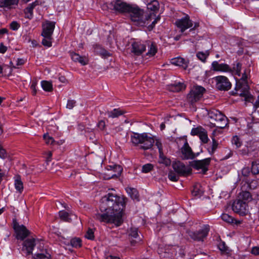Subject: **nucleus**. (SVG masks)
<instances>
[{
    "label": "nucleus",
    "mask_w": 259,
    "mask_h": 259,
    "mask_svg": "<svg viewBox=\"0 0 259 259\" xmlns=\"http://www.w3.org/2000/svg\"><path fill=\"white\" fill-rule=\"evenodd\" d=\"M127 199L109 193L101 199V213H96L94 218L100 222L114 224L119 226L123 223V211Z\"/></svg>",
    "instance_id": "obj_1"
},
{
    "label": "nucleus",
    "mask_w": 259,
    "mask_h": 259,
    "mask_svg": "<svg viewBox=\"0 0 259 259\" xmlns=\"http://www.w3.org/2000/svg\"><path fill=\"white\" fill-rule=\"evenodd\" d=\"M128 14L135 25L142 26L148 25L152 18L155 17L153 13L145 14L143 10L136 5H132Z\"/></svg>",
    "instance_id": "obj_2"
},
{
    "label": "nucleus",
    "mask_w": 259,
    "mask_h": 259,
    "mask_svg": "<svg viewBox=\"0 0 259 259\" xmlns=\"http://www.w3.org/2000/svg\"><path fill=\"white\" fill-rule=\"evenodd\" d=\"M131 141L135 146H139L140 149L146 150L152 147L155 142L153 137L149 136L147 133H133Z\"/></svg>",
    "instance_id": "obj_3"
},
{
    "label": "nucleus",
    "mask_w": 259,
    "mask_h": 259,
    "mask_svg": "<svg viewBox=\"0 0 259 259\" xmlns=\"http://www.w3.org/2000/svg\"><path fill=\"white\" fill-rule=\"evenodd\" d=\"M210 119V123L214 126L220 128H223L228 124V119L226 116L217 109H211L208 113Z\"/></svg>",
    "instance_id": "obj_4"
},
{
    "label": "nucleus",
    "mask_w": 259,
    "mask_h": 259,
    "mask_svg": "<svg viewBox=\"0 0 259 259\" xmlns=\"http://www.w3.org/2000/svg\"><path fill=\"white\" fill-rule=\"evenodd\" d=\"M209 231V226L208 225H204L199 230L187 231L188 236L192 240L196 241H203L206 238Z\"/></svg>",
    "instance_id": "obj_5"
},
{
    "label": "nucleus",
    "mask_w": 259,
    "mask_h": 259,
    "mask_svg": "<svg viewBox=\"0 0 259 259\" xmlns=\"http://www.w3.org/2000/svg\"><path fill=\"white\" fill-rule=\"evenodd\" d=\"M205 92V89L201 86H193L187 95V98L188 102L193 104L198 101L202 97Z\"/></svg>",
    "instance_id": "obj_6"
},
{
    "label": "nucleus",
    "mask_w": 259,
    "mask_h": 259,
    "mask_svg": "<svg viewBox=\"0 0 259 259\" xmlns=\"http://www.w3.org/2000/svg\"><path fill=\"white\" fill-rule=\"evenodd\" d=\"M213 79L215 82V87L218 90L226 91L231 88L232 84L226 76L219 75L214 77Z\"/></svg>",
    "instance_id": "obj_7"
},
{
    "label": "nucleus",
    "mask_w": 259,
    "mask_h": 259,
    "mask_svg": "<svg viewBox=\"0 0 259 259\" xmlns=\"http://www.w3.org/2000/svg\"><path fill=\"white\" fill-rule=\"evenodd\" d=\"M13 226L17 239L23 240L29 235V231L24 225H19L16 219L13 220Z\"/></svg>",
    "instance_id": "obj_8"
},
{
    "label": "nucleus",
    "mask_w": 259,
    "mask_h": 259,
    "mask_svg": "<svg viewBox=\"0 0 259 259\" xmlns=\"http://www.w3.org/2000/svg\"><path fill=\"white\" fill-rule=\"evenodd\" d=\"M232 210L240 215L244 216L248 213V204L240 199L235 200L232 205Z\"/></svg>",
    "instance_id": "obj_9"
},
{
    "label": "nucleus",
    "mask_w": 259,
    "mask_h": 259,
    "mask_svg": "<svg viewBox=\"0 0 259 259\" xmlns=\"http://www.w3.org/2000/svg\"><path fill=\"white\" fill-rule=\"evenodd\" d=\"M113 9L121 13H128L132 5L127 4L122 0H115L111 3Z\"/></svg>",
    "instance_id": "obj_10"
},
{
    "label": "nucleus",
    "mask_w": 259,
    "mask_h": 259,
    "mask_svg": "<svg viewBox=\"0 0 259 259\" xmlns=\"http://www.w3.org/2000/svg\"><path fill=\"white\" fill-rule=\"evenodd\" d=\"M178 28L180 29V31L182 33L184 32L186 29L191 28L193 26V22L190 19V17L188 15H186L185 17L178 19L175 23Z\"/></svg>",
    "instance_id": "obj_11"
},
{
    "label": "nucleus",
    "mask_w": 259,
    "mask_h": 259,
    "mask_svg": "<svg viewBox=\"0 0 259 259\" xmlns=\"http://www.w3.org/2000/svg\"><path fill=\"white\" fill-rule=\"evenodd\" d=\"M172 167L175 171L182 176H187L191 174L192 169L180 161L175 162L172 164Z\"/></svg>",
    "instance_id": "obj_12"
},
{
    "label": "nucleus",
    "mask_w": 259,
    "mask_h": 259,
    "mask_svg": "<svg viewBox=\"0 0 259 259\" xmlns=\"http://www.w3.org/2000/svg\"><path fill=\"white\" fill-rule=\"evenodd\" d=\"M128 239L132 245H135L136 243L142 241V238L139 234L138 229L136 227H131L127 232Z\"/></svg>",
    "instance_id": "obj_13"
},
{
    "label": "nucleus",
    "mask_w": 259,
    "mask_h": 259,
    "mask_svg": "<svg viewBox=\"0 0 259 259\" xmlns=\"http://www.w3.org/2000/svg\"><path fill=\"white\" fill-rule=\"evenodd\" d=\"M55 27V22L46 21L42 25V36H52V34Z\"/></svg>",
    "instance_id": "obj_14"
},
{
    "label": "nucleus",
    "mask_w": 259,
    "mask_h": 259,
    "mask_svg": "<svg viewBox=\"0 0 259 259\" xmlns=\"http://www.w3.org/2000/svg\"><path fill=\"white\" fill-rule=\"evenodd\" d=\"M211 158H207L201 160H194L192 162L191 166L196 169H202L204 172L208 170L207 166L209 165Z\"/></svg>",
    "instance_id": "obj_15"
},
{
    "label": "nucleus",
    "mask_w": 259,
    "mask_h": 259,
    "mask_svg": "<svg viewBox=\"0 0 259 259\" xmlns=\"http://www.w3.org/2000/svg\"><path fill=\"white\" fill-rule=\"evenodd\" d=\"M107 169L109 176L107 179L117 178L120 175L122 171V167L119 165H109Z\"/></svg>",
    "instance_id": "obj_16"
},
{
    "label": "nucleus",
    "mask_w": 259,
    "mask_h": 259,
    "mask_svg": "<svg viewBox=\"0 0 259 259\" xmlns=\"http://www.w3.org/2000/svg\"><path fill=\"white\" fill-rule=\"evenodd\" d=\"M132 52L135 55H141L145 50L146 46L141 41H136L132 44Z\"/></svg>",
    "instance_id": "obj_17"
},
{
    "label": "nucleus",
    "mask_w": 259,
    "mask_h": 259,
    "mask_svg": "<svg viewBox=\"0 0 259 259\" xmlns=\"http://www.w3.org/2000/svg\"><path fill=\"white\" fill-rule=\"evenodd\" d=\"M239 199L242 200L243 201H245L247 202L251 201L252 200V196L251 193L247 189L246 185H242L241 186V192L239 194Z\"/></svg>",
    "instance_id": "obj_18"
},
{
    "label": "nucleus",
    "mask_w": 259,
    "mask_h": 259,
    "mask_svg": "<svg viewBox=\"0 0 259 259\" xmlns=\"http://www.w3.org/2000/svg\"><path fill=\"white\" fill-rule=\"evenodd\" d=\"M211 69L215 71L232 72L231 68L227 64H219L217 61H213L211 64Z\"/></svg>",
    "instance_id": "obj_19"
},
{
    "label": "nucleus",
    "mask_w": 259,
    "mask_h": 259,
    "mask_svg": "<svg viewBox=\"0 0 259 259\" xmlns=\"http://www.w3.org/2000/svg\"><path fill=\"white\" fill-rule=\"evenodd\" d=\"M181 152L185 159H192L195 157V155L189 146L187 141H186L181 148Z\"/></svg>",
    "instance_id": "obj_20"
},
{
    "label": "nucleus",
    "mask_w": 259,
    "mask_h": 259,
    "mask_svg": "<svg viewBox=\"0 0 259 259\" xmlns=\"http://www.w3.org/2000/svg\"><path fill=\"white\" fill-rule=\"evenodd\" d=\"M35 244V240L34 238L27 239L23 242V249L26 251L27 254H31Z\"/></svg>",
    "instance_id": "obj_21"
},
{
    "label": "nucleus",
    "mask_w": 259,
    "mask_h": 259,
    "mask_svg": "<svg viewBox=\"0 0 259 259\" xmlns=\"http://www.w3.org/2000/svg\"><path fill=\"white\" fill-rule=\"evenodd\" d=\"M72 60L75 62H78L82 65H85L88 64V58L85 56H81L78 54L74 52L70 53Z\"/></svg>",
    "instance_id": "obj_22"
},
{
    "label": "nucleus",
    "mask_w": 259,
    "mask_h": 259,
    "mask_svg": "<svg viewBox=\"0 0 259 259\" xmlns=\"http://www.w3.org/2000/svg\"><path fill=\"white\" fill-rule=\"evenodd\" d=\"M19 0H0V7L8 9L15 8Z\"/></svg>",
    "instance_id": "obj_23"
},
{
    "label": "nucleus",
    "mask_w": 259,
    "mask_h": 259,
    "mask_svg": "<svg viewBox=\"0 0 259 259\" xmlns=\"http://www.w3.org/2000/svg\"><path fill=\"white\" fill-rule=\"evenodd\" d=\"M170 62L173 65L181 67L184 70H186L188 67V61L181 57L173 58L171 60Z\"/></svg>",
    "instance_id": "obj_24"
},
{
    "label": "nucleus",
    "mask_w": 259,
    "mask_h": 259,
    "mask_svg": "<svg viewBox=\"0 0 259 259\" xmlns=\"http://www.w3.org/2000/svg\"><path fill=\"white\" fill-rule=\"evenodd\" d=\"M35 259H51V255L46 249H42L34 254Z\"/></svg>",
    "instance_id": "obj_25"
},
{
    "label": "nucleus",
    "mask_w": 259,
    "mask_h": 259,
    "mask_svg": "<svg viewBox=\"0 0 259 259\" xmlns=\"http://www.w3.org/2000/svg\"><path fill=\"white\" fill-rule=\"evenodd\" d=\"M38 3L35 2L32 4H29L28 7L25 9L24 12L25 17L28 19H31L33 16V10L35 7L37 5Z\"/></svg>",
    "instance_id": "obj_26"
},
{
    "label": "nucleus",
    "mask_w": 259,
    "mask_h": 259,
    "mask_svg": "<svg viewBox=\"0 0 259 259\" xmlns=\"http://www.w3.org/2000/svg\"><path fill=\"white\" fill-rule=\"evenodd\" d=\"M159 8V4L158 2L156 0H153L147 5V9L153 12L151 13H153L154 14V12L158 11Z\"/></svg>",
    "instance_id": "obj_27"
},
{
    "label": "nucleus",
    "mask_w": 259,
    "mask_h": 259,
    "mask_svg": "<svg viewBox=\"0 0 259 259\" xmlns=\"http://www.w3.org/2000/svg\"><path fill=\"white\" fill-rule=\"evenodd\" d=\"M247 76L246 74V71L243 73L242 77L240 78V80L237 82L236 85L238 87V88H242V86H245L244 88L245 89H247L248 86L247 85Z\"/></svg>",
    "instance_id": "obj_28"
},
{
    "label": "nucleus",
    "mask_w": 259,
    "mask_h": 259,
    "mask_svg": "<svg viewBox=\"0 0 259 259\" xmlns=\"http://www.w3.org/2000/svg\"><path fill=\"white\" fill-rule=\"evenodd\" d=\"M241 184L242 185H246L247 189L249 190H254L258 186V182L256 180H252L250 182L242 181Z\"/></svg>",
    "instance_id": "obj_29"
},
{
    "label": "nucleus",
    "mask_w": 259,
    "mask_h": 259,
    "mask_svg": "<svg viewBox=\"0 0 259 259\" xmlns=\"http://www.w3.org/2000/svg\"><path fill=\"white\" fill-rule=\"evenodd\" d=\"M107 113L109 117L114 118L122 115L123 112L119 109H114L111 111H108Z\"/></svg>",
    "instance_id": "obj_30"
},
{
    "label": "nucleus",
    "mask_w": 259,
    "mask_h": 259,
    "mask_svg": "<svg viewBox=\"0 0 259 259\" xmlns=\"http://www.w3.org/2000/svg\"><path fill=\"white\" fill-rule=\"evenodd\" d=\"M126 191L133 199H137L139 200V193L136 189L133 188H127L126 189Z\"/></svg>",
    "instance_id": "obj_31"
},
{
    "label": "nucleus",
    "mask_w": 259,
    "mask_h": 259,
    "mask_svg": "<svg viewBox=\"0 0 259 259\" xmlns=\"http://www.w3.org/2000/svg\"><path fill=\"white\" fill-rule=\"evenodd\" d=\"M218 142L217 140H215L214 138H212V143L210 146L207 148L209 153L211 155H212L218 148Z\"/></svg>",
    "instance_id": "obj_32"
},
{
    "label": "nucleus",
    "mask_w": 259,
    "mask_h": 259,
    "mask_svg": "<svg viewBox=\"0 0 259 259\" xmlns=\"http://www.w3.org/2000/svg\"><path fill=\"white\" fill-rule=\"evenodd\" d=\"M185 88V85L181 82L174 83L171 85L170 90L172 92H179Z\"/></svg>",
    "instance_id": "obj_33"
},
{
    "label": "nucleus",
    "mask_w": 259,
    "mask_h": 259,
    "mask_svg": "<svg viewBox=\"0 0 259 259\" xmlns=\"http://www.w3.org/2000/svg\"><path fill=\"white\" fill-rule=\"evenodd\" d=\"M15 187L20 193L22 192L23 190V184L20 177H18L15 181Z\"/></svg>",
    "instance_id": "obj_34"
},
{
    "label": "nucleus",
    "mask_w": 259,
    "mask_h": 259,
    "mask_svg": "<svg viewBox=\"0 0 259 259\" xmlns=\"http://www.w3.org/2000/svg\"><path fill=\"white\" fill-rule=\"evenodd\" d=\"M242 68V64L239 62H237L236 64H233V68H231L232 71L231 73L235 72V74L240 76L241 75V70Z\"/></svg>",
    "instance_id": "obj_35"
},
{
    "label": "nucleus",
    "mask_w": 259,
    "mask_h": 259,
    "mask_svg": "<svg viewBox=\"0 0 259 259\" xmlns=\"http://www.w3.org/2000/svg\"><path fill=\"white\" fill-rule=\"evenodd\" d=\"M41 85L43 90L47 92H51L53 90V85L51 82L43 80L41 82Z\"/></svg>",
    "instance_id": "obj_36"
},
{
    "label": "nucleus",
    "mask_w": 259,
    "mask_h": 259,
    "mask_svg": "<svg viewBox=\"0 0 259 259\" xmlns=\"http://www.w3.org/2000/svg\"><path fill=\"white\" fill-rule=\"evenodd\" d=\"M205 129L202 127L199 126L195 128H193L191 132V134L192 136H197L199 137L205 131Z\"/></svg>",
    "instance_id": "obj_37"
},
{
    "label": "nucleus",
    "mask_w": 259,
    "mask_h": 259,
    "mask_svg": "<svg viewBox=\"0 0 259 259\" xmlns=\"http://www.w3.org/2000/svg\"><path fill=\"white\" fill-rule=\"evenodd\" d=\"M159 162L165 164L166 166L170 165L171 164L170 160L165 157L163 153L159 154Z\"/></svg>",
    "instance_id": "obj_38"
},
{
    "label": "nucleus",
    "mask_w": 259,
    "mask_h": 259,
    "mask_svg": "<svg viewBox=\"0 0 259 259\" xmlns=\"http://www.w3.org/2000/svg\"><path fill=\"white\" fill-rule=\"evenodd\" d=\"M251 172L254 175L259 174V160L252 162Z\"/></svg>",
    "instance_id": "obj_39"
},
{
    "label": "nucleus",
    "mask_w": 259,
    "mask_h": 259,
    "mask_svg": "<svg viewBox=\"0 0 259 259\" xmlns=\"http://www.w3.org/2000/svg\"><path fill=\"white\" fill-rule=\"evenodd\" d=\"M71 245L75 248L80 247L81 246V240L79 238H74L71 239L70 241Z\"/></svg>",
    "instance_id": "obj_40"
},
{
    "label": "nucleus",
    "mask_w": 259,
    "mask_h": 259,
    "mask_svg": "<svg viewBox=\"0 0 259 259\" xmlns=\"http://www.w3.org/2000/svg\"><path fill=\"white\" fill-rule=\"evenodd\" d=\"M59 216L61 220L64 221L70 222L71 221L70 215L65 211H60L59 212Z\"/></svg>",
    "instance_id": "obj_41"
},
{
    "label": "nucleus",
    "mask_w": 259,
    "mask_h": 259,
    "mask_svg": "<svg viewBox=\"0 0 259 259\" xmlns=\"http://www.w3.org/2000/svg\"><path fill=\"white\" fill-rule=\"evenodd\" d=\"M157 53V49L155 46V44L154 43H151L150 45L149 49L147 53V55L150 56H153Z\"/></svg>",
    "instance_id": "obj_42"
},
{
    "label": "nucleus",
    "mask_w": 259,
    "mask_h": 259,
    "mask_svg": "<svg viewBox=\"0 0 259 259\" xmlns=\"http://www.w3.org/2000/svg\"><path fill=\"white\" fill-rule=\"evenodd\" d=\"M42 44L44 46L50 47L52 46V36H43Z\"/></svg>",
    "instance_id": "obj_43"
},
{
    "label": "nucleus",
    "mask_w": 259,
    "mask_h": 259,
    "mask_svg": "<svg viewBox=\"0 0 259 259\" xmlns=\"http://www.w3.org/2000/svg\"><path fill=\"white\" fill-rule=\"evenodd\" d=\"M208 55L209 53L208 51H206L205 53L203 52H199L196 55L197 58L202 62H205Z\"/></svg>",
    "instance_id": "obj_44"
},
{
    "label": "nucleus",
    "mask_w": 259,
    "mask_h": 259,
    "mask_svg": "<svg viewBox=\"0 0 259 259\" xmlns=\"http://www.w3.org/2000/svg\"><path fill=\"white\" fill-rule=\"evenodd\" d=\"M232 143L233 145L236 146V148H239L242 145V143L239 138V137L237 136H233L232 139Z\"/></svg>",
    "instance_id": "obj_45"
},
{
    "label": "nucleus",
    "mask_w": 259,
    "mask_h": 259,
    "mask_svg": "<svg viewBox=\"0 0 259 259\" xmlns=\"http://www.w3.org/2000/svg\"><path fill=\"white\" fill-rule=\"evenodd\" d=\"M222 219L228 223H234V219L230 215L226 213H223L221 216Z\"/></svg>",
    "instance_id": "obj_46"
},
{
    "label": "nucleus",
    "mask_w": 259,
    "mask_h": 259,
    "mask_svg": "<svg viewBox=\"0 0 259 259\" xmlns=\"http://www.w3.org/2000/svg\"><path fill=\"white\" fill-rule=\"evenodd\" d=\"M240 96L245 97L246 101L249 102H253V96L249 94L248 92H244L243 93H241Z\"/></svg>",
    "instance_id": "obj_47"
},
{
    "label": "nucleus",
    "mask_w": 259,
    "mask_h": 259,
    "mask_svg": "<svg viewBox=\"0 0 259 259\" xmlns=\"http://www.w3.org/2000/svg\"><path fill=\"white\" fill-rule=\"evenodd\" d=\"M153 168V165L151 163H147L142 166V171L144 173H147L150 171Z\"/></svg>",
    "instance_id": "obj_48"
},
{
    "label": "nucleus",
    "mask_w": 259,
    "mask_h": 259,
    "mask_svg": "<svg viewBox=\"0 0 259 259\" xmlns=\"http://www.w3.org/2000/svg\"><path fill=\"white\" fill-rule=\"evenodd\" d=\"M86 238L90 240H93L94 239V232L93 229H89L85 235Z\"/></svg>",
    "instance_id": "obj_49"
},
{
    "label": "nucleus",
    "mask_w": 259,
    "mask_h": 259,
    "mask_svg": "<svg viewBox=\"0 0 259 259\" xmlns=\"http://www.w3.org/2000/svg\"><path fill=\"white\" fill-rule=\"evenodd\" d=\"M201 141L204 143H207L208 141L207 133L206 130L199 137Z\"/></svg>",
    "instance_id": "obj_50"
},
{
    "label": "nucleus",
    "mask_w": 259,
    "mask_h": 259,
    "mask_svg": "<svg viewBox=\"0 0 259 259\" xmlns=\"http://www.w3.org/2000/svg\"><path fill=\"white\" fill-rule=\"evenodd\" d=\"M168 177L170 180L174 182H176L179 179V177L176 174L171 171L168 174Z\"/></svg>",
    "instance_id": "obj_51"
},
{
    "label": "nucleus",
    "mask_w": 259,
    "mask_h": 259,
    "mask_svg": "<svg viewBox=\"0 0 259 259\" xmlns=\"http://www.w3.org/2000/svg\"><path fill=\"white\" fill-rule=\"evenodd\" d=\"M76 101L74 100H68L66 105V108L72 109L76 105Z\"/></svg>",
    "instance_id": "obj_52"
},
{
    "label": "nucleus",
    "mask_w": 259,
    "mask_h": 259,
    "mask_svg": "<svg viewBox=\"0 0 259 259\" xmlns=\"http://www.w3.org/2000/svg\"><path fill=\"white\" fill-rule=\"evenodd\" d=\"M44 138L47 144H52L54 142L53 138L52 137H50L47 134H45L44 135Z\"/></svg>",
    "instance_id": "obj_53"
},
{
    "label": "nucleus",
    "mask_w": 259,
    "mask_h": 259,
    "mask_svg": "<svg viewBox=\"0 0 259 259\" xmlns=\"http://www.w3.org/2000/svg\"><path fill=\"white\" fill-rule=\"evenodd\" d=\"M37 84V81L36 79H33L30 86L31 89L32 90V95H35L36 93V86Z\"/></svg>",
    "instance_id": "obj_54"
},
{
    "label": "nucleus",
    "mask_w": 259,
    "mask_h": 259,
    "mask_svg": "<svg viewBox=\"0 0 259 259\" xmlns=\"http://www.w3.org/2000/svg\"><path fill=\"white\" fill-rule=\"evenodd\" d=\"M224 152L226 155L224 156L223 159H227L233 155V151L229 149H225Z\"/></svg>",
    "instance_id": "obj_55"
},
{
    "label": "nucleus",
    "mask_w": 259,
    "mask_h": 259,
    "mask_svg": "<svg viewBox=\"0 0 259 259\" xmlns=\"http://www.w3.org/2000/svg\"><path fill=\"white\" fill-rule=\"evenodd\" d=\"M250 169L248 167H244L241 171L242 175L244 177H247L250 174Z\"/></svg>",
    "instance_id": "obj_56"
},
{
    "label": "nucleus",
    "mask_w": 259,
    "mask_h": 259,
    "mask_svg": "<svg viewBox=\"0 0 259 259\" xmlns=\"http://www.w3.org/2000/svg\"><path fill=\"white\" fill-rule=\"evenodd\" d=\"M20 27V25L16 21H13L10 24V28L13 30H17Z\"/></svg>",
    "instance_id": "obj_57"
},
{
    "label": "nucleus",
    "mask_w": 259,
    "mask_h": 259,
    "mask_svg": "<svg viewBox=\"0 0 259 259\" xmlns=\"http://www.w3.org/2000/svg\"><path fill=\"white\" fill-rule=\"evenodd\" d=\"M249 128H252L255 132L259 131V123H252L251 125H248Z\"/></svg>",
    "instance_id": "obj_58"
},
{
    "label": "nucleus",
    "mask_w": 259,
    "mask_h": 259,
    "mask_svg": "<svg viewBox=\"0 0 259 259\" xmlns=\"http://www.w3.org/2000/svg\"><path fill=\"white\" fill-rule=\"evenodd\" d=\"M7 157V154L6 153V150L3 148V147L0 146V157L5 159Z\"/></svg>",
    "instance_id": "obj_59"
},
{
    "label": "nucleus",
    "mask_w": 259,
    "mask_h": 259,
    "mask_svg": "<svg viewBox=\"0 0 259 259\" xmlns=\"http://www.w3.org/2000/svg\"><path fill=\"white\" fill-rule=\"evenodd\" d=\"M155 145L157 146V148L158 149L159 154L163 153L162 150V143L159 140H156Z\"/></svg>",
    "instance_id": "obj_60"
},
{
    "label": "nucleus",
    "mask_w": 259,
    "mask_h": 259,
    "mask_svg": "<svg viewBox=\"0 0 259 259\" xmlns=\"http://www.w3.org/2000/svg\"><path fill=\"white\" fill-rule=\"evenodd\" d=\"M98 127L102 131H104L106 128V123L104 120H100L98 123Z\"/></svg>",
    "instance_id": "obj_61"
},
{
    "label": "nucleus",
    "mask_w": 259,
    "mask_h": 259,
    "mask_svg": "<svg viewBox=\"0 0 259 259\" xmlns=\"http://www.w3.org/2000/svg\"><path fill=\"white\" fill-rule=\"evenodd\" d=\"M160 17L159 16H157L156 18H155L154 20L152 22L151 24L149 25V28L150 29H152L155 25V24L157 23V22L160 20Z\"/></svg>",
    "instance_id": "obj_62"
},
{
    "label": "nucleus",
    "mask_w": 259,
    "mask_h": 259,
    "mask_svg": "<svg viewBox=\"0 0 259 259\" xmlns=\"http://www.w3.org/2000/svg\"><path fill=\"white\" fill-rule=\"evenodd\" d=\"M251 253L254 255H259V247H253L252 248Z\"/></svg>",
    "instance_id": "obj_63"
},
{
    "label": "nucleus",
    "mask_w": 259,
    "mask_h": 259,
    "mask_svg": "<svg viewBox=\"0 0 259 259\" xmlns=\"http://www.w3.org/2000/svg\"><path fill=\"white\" fill-rule=\"evenodd\" d=\"M7 50V48L2 43L0 44V53H5Z\"/></svg>",
    "instance_id": "obj_64"
}]
</instances>
